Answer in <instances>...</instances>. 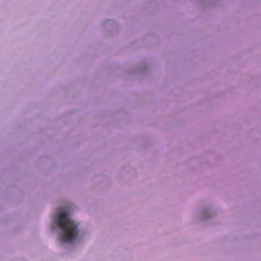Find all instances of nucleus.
I'll list each match as a JSON object with an SVG mask.
<instances>
[{"label": "nucleus", "instance_id": "nucleus-1", "mask_svg": "<svg viewBox=\"0 0 261 261\" xmlns=\"http://www.w3.org/2000/svg\"><path fill=\"white\" fill-rule=\"evenodd\" d=\"M58 226L63 232L61 237L63 243H72L77 238V225L74 221L69 219L68 213L63 212L58 217Z\"/></svg>", "mask_w": 261, "mask_h": 261}]
</instances>
